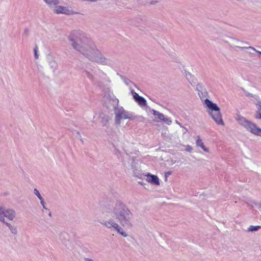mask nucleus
Here are the masks:
<instances>
[{"label": "nucleus", "instance_id": "a878e982", "mask_svg": "<svg viewBox=\"0 0 261 261\" xmlns=\"http://www.w3.org/2000/svg\"><path fill=\"white\" fill-rule=\"evenodd\" d=\"M120 77L123 81L125 84L127 86L129 85V83H132V82L129 79H127L126 77L124 76L120 75Z\"/></svg>", "mask_w": 261, "mask_h": 261}, {"label": "nucleus", "instance_id": "bb28decb", "mask_svg": "<svg viewBox=\"0 0 261 261\" xmlns=\"http://www.w3.org/2000/svg\"><path fill=\"white\" fill-rule=\"evenodd\" d=\"M204 89H206L203 87V86L201 84L198 83L197 85L196 90L198 91V92L203 91Z\"/></svg>", "mask_w": 261, "mask_h": 261}, {"label": "nucleus", "instance_id": "7c9ffc66", "mask_svg": "<svg viewBox=\"0 0 261 261\" xmlns=\"http://www.w3.org/2000/svg\"><path fill=\"white\" fill-rule=\"evenodd\" d=\"M108 122V119L106 117H103L101 120V123L103 125L105 126L107 124Z\"/></svg>", "mask_w": 261, "mask_h": 261}, {"label": "nucleus", "instance_id": "423d86ee", "mask_svg": "<svg viewBox=\"0 0 261 261\" xmlns=\"http://www.w3.org/2000/svg\"><path fill=\"white\" fill-rule=\"evenodd\" d=\"M103 98L106 104L110 103L113 108L118 105L119 100L110 91L105 94Z\"/></svg>", "mask_w": 261, "mask_h": 261}, {"label": "nucleus", "instance_id": "2eb2a0df", "mask_svg": "<svg viewBox=\"0 0 261 261\" xmlns=\"http://www.w3.org/2000/svg\"><path fill=\"white\" fill-rule=\"evenodd\" d=\"M254 125L255 126H251L248 131L255 135L261 137V128L258 127L255 123Z\"/></svg>", "mask_w": 261, "mask_h": 261}, {"label": "nucleus", "instance_id": "864d4df0", "mask_svg": "<svg viewBox=\"0 0 261 261\" xmlns=\"http://www.w3.org/2000/svg\"><path fill=\"white\" fill-rule=\"evenodd\" d=\"M167 173L168 174H171V172H168Z\"/></svg>", "mask_w": 261, "mask_h": 261}, {"label": "nucleus", "instance_id": "412c9836", "mask_svg": "<svg viewBox=\"0 0 261 261\" xmlns=\"http://www.w3.org/2000/svg\"><path fill=\"white\" fill-rule=\"evenodd\" d=\"M49 6H54L60 3L59 0H43Z\"/></svg>", "mask_w": 261, "mask_h": 261}, {"label": "nucleus", "instance_id": "49530a36", "mask_svg": "<svg viewBox=\"0 0 261 261\" xmlns=\"http://www.w3.org/2000/svg\"><path fill=\"white\" fill-rule=\"evenodd\" d=\"M38 198L39 199V200H40V202L41 201H44V200H43V198H42V196H41V197H38Z\"/></svg>", "mask_w": 261, "mask_h": 261}, {"label": "nucleus", "instance_id": "a211bd4d", "mask_svg": "<svg viewBox=\"0 0 261 261\" xmlns=\"http://www.w3.org/2000/svg\"><path fill=\"white\" fill-rule=\"evenodd\" d=\"M151 111L152 112V114L156 118L158 119L159 120L161 121L162 119H163L164 115L162 113L153 109H152Z\"/></svg>", "mask_w": 261, "mask_h": 261}, {"label": "nucleus", "instance_id": "3c124183", "mask_svg": "<svg viewBox=\"0 0 261 261\" xmlns=\"http://www.w3.org/2000/svg\"><path fill=\"white\" fill-rule=\"evenodd\" d=\"M138 183L140 185H143V182L141 181H139Z\"/></svg>", "mask_w": 261, "mask_h": 261}, {"label": "nucleus", "instance_id": "0eeeda50", "mask_svg": "<svg viewBox=\"0 0 261 261\" xmlns=\"http://www.w3.org/2000/svg\"><path fill=\"white\" fill-rule=\"evenodd\" d=\"M131 93H132L133 98L134 99L135 101L138 103L140 106L145 107L147 106L146 100L143 97L140 96L134 90H131Z\"/></svg>", "mask_w": 261, "mask_h": 261}, {"label": "nucleus", "instance_id": "dca6fc26", "mask_svg": "<svg viewBox=\"0 0 261 261\" xmlns=\"http://www.w3.org/2000/svg\"><path fill=\"white\" fill-rule=\"evenodd\" d=\"M8 227L9 229H10L11 232L14 234L16 235L18 233L17 228V226L14 224H12L11 223H8L7 221H5V223H4Z\"/></svg>", "mask_w": 261, "mask_h": 261}, {"label": "nucleus", "instance_id": "c9c22d12", "mask_svg": "<svg viewBox=\"0 0 261 261\" xmlns=\"http://www.w3.org/2000/svg\"><path fill=\"white\" fill-rule=\"evenodd\" d=\"M159 2V1H157V0H153V1H151L149 2V4L150 5H155L157 3H158Z\"/></svg>", "mask_w": 261, "mask_h": 261}, {"label": "nucleus", "instance_id": "5701e85b", "mask_svg": "<svg viewBox=\"0 0 261 261\" xmlns=\"http://www.w3.org/2000/svg\"><path fill=\"white\" fill-rule=\"evenodd\" d=\"M236 47H238V48H241V49H251L253 50H254L255 52L257 53L259 55H261V51H258V50H257L255 48H254L253 47H252L251 46H236Z\"/></svg>", "mask_w": 261, "mask_h": 261}, {"label": "nucleus", "instance_id": "cd10ccee", "mask_svg": "<svg viewBox=\"0 0 261 261\" xmlns=\"http://www.w3.org/2000/svg\"><path fill=\"white\" fill-rule=\"evenodd\" d=\"M161 121L168 124H170L172 122L169 118L165 117V116H164L163 119Z\"/></svg>", "mask_w": 261, "mask_h": 261}, {"label": "nucleus", "instance_id": "4c0bfd02", "mask_svg": "<svg viewBox=\"0 0 261 261\" xmlns=\"http://www.w3.org/2000/svg\"><path fill=\"white\" fill-rule=\"evenodd\" d=\"M76 133L77 135H78V137H78V138H79V139H80V140L82 142H83V140H82V137H81V134H80V133L79 131H77Z\"/></svg>", "mask_w": 261, "mask_h": 261}, {"label": "nucleus", "instance_id": "79ce46f5", "mask_svg": "<svg viewBox=\"0 0 261 261\" xmlns=\"http://www.w3.org/2000/svg\"><path fill=\"white\" fill-rule=\"evenodd\" d=\"M84 259L85 261H93V259H92L91 258H85Z\"/></svg>", "mask_w": 261, "mask_h": 261}, {"label": "nucleus", "instance_id": "a18cd8bd", "mask_svg": "<svg viewBox=\"0 0 261 261\" xmlns=\"http://www.w3.org/2000/svg\"><path fill=\"white\" fill-rule=\"evenodd\" d=\"M38 198L39 199V200H40V202L41 201H44V200H43V198H42V196H41V197H38Z\"/></svg>", "mask_w": 261, "mask_h": 261}, {"label": "nucleus", "instance_id": "9d476101", "mask_svg": "<svg viewBox=\"0 0 261 261\" xmlns=\"http://www.w3.org/2000/svg\"><path fill=\"white\" fill-rule=\"evenodd\" d=\"M144 176L147 177L146 180L148 182H150V184L154 185H160L159 178L156 175H153L149 173H148L147 174H145Z\"/></svg>", "mask_w": 261, "mask_h": 261}, {"label": "nucleus", "instance_id": "8fccbe9b", "mask_svg": "<svg viewBox=\"0 0 261 261\" xmlns=\"http://www.w3.org/2000/svg\"><path fill=\"white\" fill-rule=\"evenodd\" d=\"M98 71H100V72H101L102 74H104L103 72H102V71H100V69H98Z\"/></svg>", "mask_w": 261, "mask_h": 261}, {"label": "nucleus", "instance_id": "603ef678", "mask_svg": "<svg viewBox=\"0 0 261 261\" xmlns=\"http://www.w3.org/2000/svg\"><path fill=\"white\" fill-rule=\"evenodd\" d=\"M259 208H261V203H260L259 204V207H258Z\"/></svg>", "mask_w": 261, "mask_h": 261}, {"label": "nucleus", "instance_id": "58836bf2", "mask_svg": "<svg viewBox=\"0 0 261 261\" xmlns=\"http://www.w3.org/2000/svg\"><path fill=\"white\" fill-rule=\"evenodd\" d=\"M41 204L42 205L43 207L45 210H48L46 206H45V203L44 201H41L40 202Z\"/></svg>", "mask_w": 261, "mask_h": 261}, {"label": "nucleus", "instance_id": "37998d69", "mask_svg": "<svg viewBox=\"0 0 261 261\" xmlns=\"http://www.w3.org/2000/svg\"><path fill=\"white\" fill-rule=\"evenodd\" d=\"M242 44H244V45H246V44L248 45L249 43L247 42H244V41H241V42Z\"/></svg>", "mask_w": 261, "mask_h": 261}, {"label": "nucleus", "instance_id": "b1692460", "mask_svg": "<svg viewBox=\"0 0 261 261\" xmlns=\"http://www.w3.org/2000/svg\"><path fill=\"white\" fill-rule=\"evenodd\" d=\"M260 228H261V226H259V225H257V226H253V225H251L248 228V231H256L257 230H258Z\"/></svg>", "mask_w": 261, "mask_h": 261}, {"label": "nucleus", "instance_id": "e433bc0d", "mask_svg": "<svg viewBox=\"0 0 261 261\" xmlns=\"http://www.w3.org/2000/svg\"><path fill=\"white\" fill-rule=\"evenodd\" d=\"M29 34V30L28 28H25L24 31V35L28 36Z\"/></svg>", "mask_w": 261, "mask_h": 261}, {"label": "nucleus", "instance_id": "f8f14e48", "mask_svg": "<svg viewBox=\"0 0 261 261\" xmlns=\"http://www.w3.org/2000/svg\"><path fill=\"white\" fill-rule=\"evenodd\" d=\"M132 169L134 176L139 178H142L143 177H144L145 174L142 173L139 168L137 167L135 165H132Z\"/></svg>", "mask_w": 261, "mask_h": 261}, {"label": "nucleus", "instance_id": "6e6552de", "mask_svg": "<svg viewBox=\"0 0 261 261\" xmlns=\"http://www.w3.org/2000/svg\"><path fill=\"white\" fill-rule=\"evenodd\" d=\"M238 121L241 125L243 126L248 130L249 129L251 126H255L254 123L247 120L245 117L241 116H239L238 117Z\"/></svg>", "mask_w": 261, "mask_h": 261}, {"label": "nucleus", "instance_id": "4be33fe9", "mask_svg": "<svg viewBox=\"0 0 261 261\" xmlns=\"http://www.w3.org/2000/svg\"><path fill=\"white\" fill-rule=\"evenodd\" d=\"M198 95L199 96L201 100L203 98L207 96L208 93L206 89H204L203 91L198 92Z\"/></svg>", "mask_w": 261, "mask_h": 261}, {"label": "nucleus", "instance_id": "c85d7f7f", "mask_svg": "<svg viewBox=\"0 0 261 261\" xmlns=\"http://www.w3.org/2000/svg\"><path fill=\"white\" fill-rule=\"evenodd\" d=\"M34 56L36 59H38L39 56L38 55V46L37 45H35V47L34 49Z\"/></svg>", "mask_w": 261, "mask_h": 261}, {"label": "nucleus", "instance_id": "39448f33", "mask_svg": "<svg viewBox=\"0 0 261 261\" xmlns=\"http://www.w3.org/2000/svg\"><path fill=\"white\" fill-rule=\"evenodd\" d=\"M16 213L13 209H6L3 206L0 207V221L5 223V217L7 218L9 220H13L15 217Z\"/></svg>", "mask_w": 261, "mask_h": 261}, {"label": "nucleus", "instance_id": "72a5a7b5", "mask_svg": "<svg viewBox=\"0 0 261 261\" xmlns=\"http://www.w3.org/2000/svg\"><path fill=\"white\" fill-rule=\"evenodd\" d=\"M34 193L37 196L38 198L40 197H41V195L40 194L39 191L36 188L34 189Z\"/></svg>", "mask_w": 261, "mask_h": 261}, {"label": "nucleus", "instance_id": "9b49d317", "mask_svg": "<svg viewBox=\"0 0 261 261\" xmlns=\"http://www.w3.org/2000/svg\"><path fill=\"white\" fill-rule=\"evenodd\" d=\"M71 11L67 8L64 6H58L56 7L54 12L57 14L62 13L64 14H70Z\"/></svg>", "mask_w": 261, "mask_h": 261}, {"label": "nucleus", "instance_id": "2f4dec72", "mask_svg": "<svg viewBox=\"0 0 261 261\" xmlns=\"http://www.w3.org/2000/svg\"><path fill=\"white\" fill-rule=\"evenodd\" d=\"M140 20L144 22V24L145 25H146L147 23V20L146 19V17L145 16H142L141 18H140Z\"/></svg>", "mask_w": 261, "mask_h": 261}, {"label": "nucleus", "instance_id": "c756f323", "mask_svg": "<svg viewBox=\"0 0 261 261\" xmlns=\"http://www.w3.org/2000/svg\"><path fill=\"white\" fill-rule=\"evenodd\" d=\"M242 90L245 93V96L247 97H252L253 96V94L249 93L247 91L245 90V89L243 88H241Z\"/></svg>", "mask_w": 261, "mask_h": 261}, {"label": "nucleus", "instance_id": "c03bdc74", "mask_svg": "<svg viewBox=\"0 0 261 261\" xmlns=\"http://www.w3.org/2000/svg\"><path fill=\"white\" fill-rule=\"evenodd\" d=\"M242 44H244V45H246V44L248 45L249 43L247 42H244V41H241V42Z\"/></svg>", "mask_w": 261, "mask_h": 261}, {"label": "nucleus", "instance_id": "ea45409f", "mask_svg": "<svg viewBox=\"0 0 261 261\" xmlns=\"http://www.w3.org/2000/svg\"><path fill=\"white\" fill-rule=\"evenodd\" d=\"M256 107H257V110L256 111V112H261V106L259 105V106H258V105H256Z\"/></svg>", "mask_w": 261, "mask_h": 261}, {"label": "nucleus", "instance_id": "aec40b11", "mask_svg": "<svg viewBox=\"0 0 261 261\" xmlns=\"http://www.w3.org/2000/svg\"><path fill=\"white\" fill-rule=\"evenodd\" d=\"M185 74L186 79L191 84H192V83H195L193 75L190 72L185 71Z\"/></svg>", "mask_w": 261, "mask_h": 261}, {"label": "nucleus", "instance_id": "7ed1b4c3", "mask_svg": "<svg viewBox=\"0 0 261 261\" xmlns=\"http://www.w3.org/2000/svg\"><path fill=\"white\" fill-rule=\"evenodd\" d=\"M203 103L207 109V112L215 122L218 125H223L224 123L222 118L220 109L218 105L208 98L204 100Z\"/></svg>", "mask_w": 261, "mask_h": 261}, {"label": "nucleus", "instance_id": "f3484780", "mask_svg": "<svg viewBox=\"0 0 261 261\" xmlns=\"http://www.w3.org/2000/svg\"><path fill=\"white\" fill-rule=\"evenodd\" d=\"M197 139L196 140V145L198 146H200L204 151L208 152V149L205 147L202 140L200 139L199 136H197Z\"/></svg>", "mask_w": 261, "mask_h": 261}, {"label": "nucleus", "instance_id": "f704fd0d", "mask_svg": "<svg viewBox=\"0 0 261 261\" xmlns=\"http://www.w3.org/2000/svg\"><path fill=\"white\" fill-rule=\"evenodd\" d=\"M253 97L257 101V103H258V101H260V99L258 95H254Z\"/></svg>", "mask_w": 261, "mask_h": 261}, {"label": "nucleus", "instance_id": "a19ab883", "mask_svg": "<svg viewBox=\"0 0 261 261\" xmlns=\"http://www.w3.org/2000/svg\"><path fill=\"white\" fill-rule=\"evenodd\" d=\"M192 150V147L189 146H188V147H187V148L186 149V150L189 151V152H191Z\"/></svg>", "mask_w": 261, "mask_h": 261}, {"label": "nucleus", "instance_id": "09e8293b", "mask_svg": "<svg viewBox=\"0 0 261 261\" xmlns=\"http://www.w3.org/2000/svg\"><path fill=\"white\" fill-rule=\"evenodd\" d=\"M48 215H49L50 217H52V214H51V212H49Z\"/></svg>", "mask_w": 261, "mask_h": 261}, {"label": "nucleus", "instance_id": "1a4fd4ad", "mask_svg": "<svg viewBox=\"0 0 261 261\" xmlns=\"http://www.w3.org/2000/svg\"><path fill=\"white\" fill-rule=\"evenodd\" d=\"M117 106H116L113 108L114 109L115 114V123L118 125L121 123V119H122V113H123L124 110L122 107L118 108H117Z\"/></svg>", "mask_w": 261, "mask_h": 261}, {"label": "nucleus", "instance_id": "f257e3e1", "mask_svg": "<svg viewBox=\"0 0 261 261\" xmlns=\"http://www.w3.org/2000/svg\"><path fill=\"white\" fill-rule=\"evenodd\" d=\"M68 40L74 49L90 61L105 65H112V61L104 57L82 31H72L68 36Z\"/></svg>", "mask_w": 261, "mask_h": 261}, {"label": "nucleus", "instance_id": "6ab92c4d", "mask_svg": "<svg viewBox=\"0 0 261 261\" xmlns=\"http://www.w3.org/2000/svg\"><path fill=\"white\" fill-rule=\"evenodd\" d=\"M122 118L123 119H128L129 120H134L135 118V116H133L131 114H129V112L124 111L122 113Z\"/></svg>", "mask_w": 261, "mask_h": 261}, {"label": "nucleus", "instance_id": "de8ad7c7", "mask_svg": "<svg viewBox=\"0 0 261 261\" xmlns=\"http://www.w3.org/2000/svg\"><path fill=\"white\" fill-rule=\"evenodd\" d=\"M255 105L261 106V100H260V101H258V103H256Z\"/></svg>", "mask_w": 261, "mask_h": 261}, {"label": "nucleus", "instance_id": "393cba45", "mask_svg": "<svg viewBox=\"0 0 261 261\" xmlns=\"http://www.w3.org/2000/svg\"><path fill=\"white\" fill-rule=\"evenodd\" d=\"M83 72H84L86 74L87 77L89 79H90L92 81H93L94 80L93 75L89 71H88L87 70H84Z\"/></svg>", "mask_w": 261, "mask_h": 261}, {"label": "nucleus", "instance_id": "473e14b6", "mask_svg": "<svg viewBox=\"0 0 261 261\" xmlns=\"http://www.w3.org/2000/svg\"><path fill=\"white\" fill-rule=\"evenodd\" d=\"M254 118L256 119H261V112H256Z\"/></svg>", "mask_w": 261, "mask_h": 261}, {"label": "nucleus", "instance_id": "f03ea898", "mask_svg": "<svg viewBox=\"0 0 261 261\" xmlns=\"http://www.w3.org/2000/svg\"><path fill=\"white\" fill-rule=\"evenodd\" d=\"M112 206L111 212L120 224L123 227H132L133 214L127 205L120 200H116Z\"/></svg>", "mask_w": 261, "mask_h": 261}, {"label": "nucleus", "instance_id": "4468645a", "mask_svg": "<svg viewBox=\"0 0 261 261\" xmlns=\"http://www.w3.org/2000/svg\"><path fill=\"white\" fill-rule=\"evenodd\" d=\"M254 125L255 126H251L248 131L255 135L261 137V128L258 127L255 123Z\"/></svg>", "mask_w": 261, "mask_h": 261}, {"label": "nucleus", "instance_id": "ddd939ff", "mask_svg": "<svg viewBox=\"0 0 261 261\" xmlns=\"http://www.w3.org/2000/svg\"><path fill=\"white\" fill-rule=\"evenodd\" d=\"M69 235L66 232H63L61 234V239L62 243L65 246L67 247L68 249H70V247L69 246Z\"/></svg>", "mask_w": 261, "mask_h": 261}, {"label": "nucleus", "instance_id": "20e7f679", "mask_svg": "<svg viewBox=\"0 0 261 261\" xmlns=\"http://www.w3.org/2000/svg\"><path fill=\"white\" fill-rule=\"evenodd\" d=\"M102 225L110 229H114L118 233L121 234L124 237H126L127 234L123 230L121 227L117 223H116L114 220L110 219L108 221L103 220L99 222Z\"/></svg>", "mask_w": 261, "mask_h": 261}]
</instances>
